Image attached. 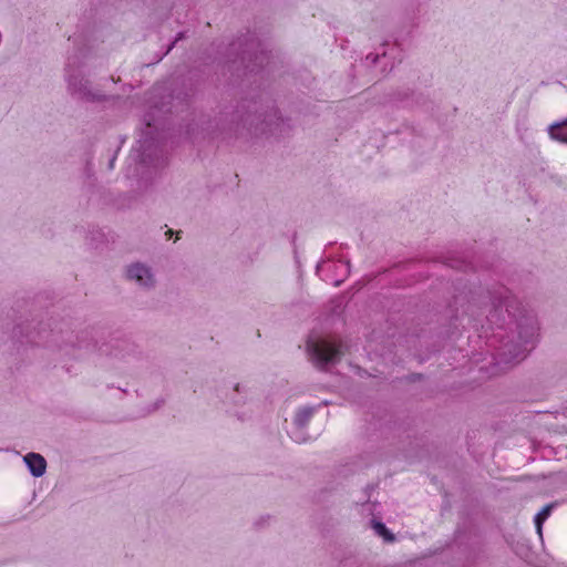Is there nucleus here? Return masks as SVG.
I'll return each instance as SVG.
<instances>
[{"mask_svg": "<svg viewBox=\"0 0 567 567\" xmlns=\"http://www.w3.org/2000/svg\"><path fill=\"white\" fill-rule=\"evenodd\" d=\"M307 350L311 360L319 367L337 361L340 354L338 346L323 339L308 340Z\"/></svg>", "mask_w": 567, "mask_h": 567, "instance_id": "f257e3e1", "label": "nucleus"}, {"mask_svg": "<svg viewBox=\"0 0 567 567\" xmlns=\"http://www.w3.org/2000/svg\"><path fill=\"white\" fill-rule=\"evenodd\" d=\"M318 272H324V271H336L341 275L340 278H330L328 276L323 277V280L330 282L333 286H339L344 278L348 276L349 272V265L348 262H344L342 260L338 261H329L323 262L322 265L318 266Z\"/></svg>", "mask_w": 567, "mask_h": 567, "instance_id": "f03ea898", "label": "nucleus"}, {"mask_svg": "<svg viewBox=\"0 0 567 567\" xmlns=\"http://www.w3.org/2000/svg\"><path fill=\"white\" fill-rule=\"evenodd\" d=\"M127 278L145 287L152 286L154 282L153 274L151 272L150 268L142 264H134L128 267Z\"/></svg>", "mask_w": 567, "mask_h": 567, "instance_id": "7ed1b4c3", "label": "nucleus"}, {"mask_svg": "<svg viewBox=\"0 0 567 567\" xmlns=\"http://www.w3.org/2000/svg\"><path fill=\"white\" fill-rule=\"evenodd\" d=\"M23 460L33 476L40 477L45 473L47 462L42 455L28 453Z\"/></svg>", "mask_w": 567, "mask_h": 567, "instance_id": "20e7f679", "label": "nucleus"}, {"mask_svg": "<svg viewBox=\"0 0 567 567\" xmlns=\"http://www.w3.org/2000/svg\"><path fill=\"white\" fill-rule=\"evenodd\" d=\"M548 132L553 140L567 143V118L550 125Z\"/></svg>", "mask_w": 567, "mask_h": 567, "instance_id": "39448f33", "label": "nucleus"}, {"mask_svg": "<svg viewBox=\"0 0 567 567\" xmlns=\"http://www.w3.org/2000/svg\"><path fill=\"white\" fill-rule=\"evenodd\" d=\"M313 414V408H302L300 409L295 417V426H298L300 429H305L309 420L311 419Z\"/></svg>", "mask_w": 567, "mask_h": 567, "instance_id": "423d86ee", "label": "nucleus"}, {"mask_svg": "<svg viewBox=\"0 0 567 567\" xmlns=\"http://www.w3.org/2000/svg\"><path fill=\"white\" fill-rule=\"evenodd\" d=\"M553 507H554L553 504L544 506L543 509L539 513H537L535 518H534L537 533L540 536H542L543 524L548 518V516L550 515Z\"/></svg>", "mask_w": 567, "mask_h": 567, "instance_id": "0eeeda50", "label": "nucleus"}, {"mask_svg": "<svg viewBox=\"0 0 567 567\" xmlns=\"http://www.w3.org/2000/svg\"><path fill=\"white\" fill-rule=\"evenodd\" d=\"M373 529L375 530V533L382 537H384L385 539L388 540H392L393 539V536L389 533L388 528L385 527V525L381 522H373Z\"/></svg>", "mask_w": 567, "mask_h": 567, "instance_id": "6e6552de", "label": "nucleus"}, {"mask_svg": "<svg viewBox=\"0 0 567 567\" xmlns=\"http://www.w3.org/2000/svg\"><path fill=\"white\" fill-rule=\"evenodd\" d=\"M290 437L297 443H303L307 441V437L303 433V429L295 426V429L290 433Z\"/></svg>", "mask_w": 567, "mask_h": 567, "instance_id": "1a4fd4ad", "label": "nucleus"}, {"mask_svg": "<svg viewBox=\"0 0 567 567\" xmlns=\"http://www.w3.org/2000/svg\"><path fill=\"white\" fill-rule=\"evenodd\" d=\"M69 86L73 89L74 84L71 79H69Z\"/></svg>", "mask_w": 567, "mask_h": 567, "instance_id": "9d476101", "label": "nucleus"}]
</instances>
